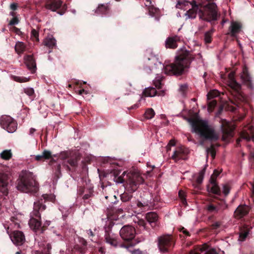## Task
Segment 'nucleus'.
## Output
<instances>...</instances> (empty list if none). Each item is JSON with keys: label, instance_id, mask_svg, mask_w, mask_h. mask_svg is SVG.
<instances>
[{"label": "nucleus", "instance_id": "7ed1b4c3", "mask_svg": "<svg viewBox=\"0 0 254 254\" xmlns=\"http://www.w3.org/2000/svg\"><path fill=\"white\" fill-rule=\"evenodd\" d=\"M120 172L119 170L112 171L114 175V181L117 184H122L125 182L124 185L127 190L130 192L135 191L139 185L142 184L144 180L140 176V174L137 171H130L126 175V178L124 179L123 176L126 175V172H124L122 175L119 176Z\"/></svg>", "mask_w": 254, "mask_h": 254}, {"label": "nucleus", "instance_id": "bf43d9fd", "mask_svg": "<svg viewBox=\"0 0 254 254\" xmlns=\"http://www.w3.org/2000/svg\"><path fill=\"white\" fill-rule=\"evenodd\" d=\"M19 20L17 18L13 17L10 21L9 24L10 25H14L15 24H18Z\"/></svg>", "mask_w": 254, "mask_h": 254}, {"label": "nucleus", "instance_id": "2eb2a0df", "mask_svg": "<svg viewBox=\"0 0 254 254\" xmlns=\"http://www.w3.org/2000/svg\"><path fill=\"white\" fill-rule=\"evenodd\" d=\"M10 180L8 175L0 173V192L4 195H7Z\"/></svg>", "mask_w": 254, "mask_h": 254}, {"label": "nucleus", "instance_id": "0e129e2a", "mask_svg": "<svg viewBox=\"0 0 254 254\" xmlns=\"http://www.w3.org/2000/svg\"><path fill=\"white\" fill-rule=\"evenodd\" d=\"M10 9L12 10H15L17 8V4L16 3H12L10 5Z\"/></svg>", "mask_w": 254, "mask_h": 254}, {"label": "nucleus", "instance_id": "de8ad7c7", "mask_svg": "<svg viewBox=\"0 0 254 254\" xmlns=\"http://www.w3.org/2000/svg\"><path fill=\"white\" fill-rule=\"evenodd\" d=\"M188 86L187 84H181L180 85L179 91L182 95L184 96L188 91Z\"/></svg>", "mask_w": 254, "mask_h": 254}, {"label": "nucleus", "instance_id": "58836bf2", "mask_svg": "<svg viewBox=\"0 0 254 254\" xmlns=\"http://www.w3.org/2000/svg\"><path fill=\"white\" fill-rule=\"evenodd\" d=\"M61 166L60 164H56L53 166V169L55 171V176L57 179H59L61 176Z\"/></svg>", "mask_w": 254, "mask_h": 254}, {"label": "nucleus", "instance_id": "13d9d810", "mask_svg": "<svg viewBox=\"0 0 254 254\" xmlns=\"http://www.w3.org/2000/svg\"><path fill=\"white\" fill-rule=\"evenodd\" d=\"M248 233L247 232H245L244 233H241L239 236V239L241 241H243L245 240L246 237L248 236Z\"/></svg>", "mask_w": 254, "mask_h": 254}, {"label": "nucleus", "instance_id": "473e14b6", "mask_svg": "<svg viewBox=\"0 0 254 254\" xmlns=\"http://www.w3.org/2000/svg\"><path fill=\"white\" fill-rule=\"evenodd\" d=\"M25 45L24 43L21 42H17L15 46V51L18 54H21L25 50Z\"/></svg>", "mask_w": 254, "mask_h": 254}, {"label": "nucleus", "instance_id": "49530a36", "mask_svg": "<svg viewBox=\"0 0 254 254\" xmlns=\"http://www.w3.org/2000/svg\"><path fill=\"white\" fill-rule=\"evenodd\" d=\"M31 38L33 41L39 42V32L35 29H32L31 32Z\"/></svg>", "mask_w": 254, "mask_h": 254}, {"label": "nucleus", "instance_id": "2f4dec72", "mask_svg": "<svg viewBox=\"0 0 254 254\" xmlns=\"http://www.w3.org/2000/svg\"><path fill=\"white\" fill-rule=\"evenodd\" d=\"M162 76L159 74H156V76L155 79L153 80V85L155 86L156 88L160 89L161 88L162 83L161 81L162 80Z\"/></svg>", "mask_w": 254, "mask_h": 254}, {"label": "nucleus", "instance_id": "a211bd4d", "mask_svg": "<svg viewBox=\"0 0 254 254\" xmlns=\"http://www.w3.org/2000/svg\"><path fill=\"white\" fill-rule=\"evenodd\" d=\"M227 207V204L224 203H218L215 205L213 203H209L206 206V210L210 213H217L220 210H224Z\"/></svg>", "mask_w": 254, "mask_h": 254}, {"label": "nucleus", "instance_id": "393cba45", "mask_svg": "<svg viewBox=\"0 0 254 254\" xmlns=\"http://www.w3.org/2000/svg\"><path fill=\"white\" fill-rule=\"evenodd\" d=\"M25 63L27 67L31 70H35L36 68L35 60L32 55H26L24 57Z\"/></svg>", "mask_w": 254, "mask_h": 254}, {"label": "nucleus", "instance_id": "20e7f679", "mask_svg": "<svg viewBox=\"0 0 254 254\" xmlns=\"http://www.w3.org/2000/svg\"><path fill=\"white\" fill-rule=\"evenodd\" d=\"M192 128V131L198 134L200 137L211 141H216L219 138L218 134L213 127L206 121L187 118Z\"/></svg>", "mask_w": 254, "mask_h": 254}, {"label": "nucleus", "instance_id": "774afa93", "mask_svg": "<svg viewBox=\"0 0 254 254\" xmlns=\"http://www.w3.org/2000/svg\"><path fill=\"white\" fill-rule=\"evenodd\" d=\"M221 225V223L219 222H215L213 224L212 227L214 229H217V228H219Z\"/></svg>", "mask_w": 254, "mask_h": 254}, {"label": "nucleus", "instance_id": "6ab92c4d", "mask_svg": "<svg viewBox=\"0 0 254 254\" xmlns=\"http://www.w3.org/2000/svg\"><path fill=\"white\" fill-rule=\"evenodd\" d=\"M241 139H245L247 141L251 140H254V127L250 126L247 130H244L242 132L241 138L237 140V144H239Z\"/></svg>", "mask_w": 254, "mask_h": 254}, {"label": "nucleus", "instance_id": "37998d69", "mask_svg": "<svg viewBox=\"0 0 254 254\" xmlns=\"http://www.w3.org/2000/svg\"><path fill=\"white\" fill-rule=\"evenodd\" d=\"M12 79L14 81L18 82H20V83L27 82L29 81V79L28 78H27L26 77L19 76H15V75H13L12 76Z\"/></svg>", "mask_w": 254, "mask_h": 254}, {"label": "nucleus", "instance_id": "412c9836", "mask_svg": "<svg viewBox=\"0 0 254 254\" xmlns=\"http://www.w3.org/2000/svg\"><path fill=\"white\" fill-rule=\"evenodd\" d=\"M107 218L108 220V227H105V240L106 242L108 243L111 244V237L110 235V231L111 230V210L107 208V212L106 213Z\"/></svg>", "mask_w": 254, "mask_h": 254}, {"label": "nucleus", "instance_id": "69168bd1", "mask_svg": "<svg viewBox=\"0 0 254 254\" xmlns=\"http://www.w3.org/2000/svg\"><path fill=\"white\" fill-rule=\"evenodd\" d=\"M165 95V90H162L158 92L157 91V95L160 96H164Z\"/></svg>", "mask_w": 254, "mask_h": 254}, {"label": "nucleus", "instance_id": "5fc2aeb1", "mask_svg": "<svg viewBox=\"0 0 254 254\" xmlns=\"http://www.w3.org/2000/svg\"><path fill=\"white\" fill-rule=\"evenodd\" d=\"M108 176H109V174L105 172L99 173V177L100 180L103 182L105 181V179Z\"/></svg>", "mask_w": 254, "mask_h": 254}, {"label": "nucleus", "instance_id": "c85d7f7f", "mask_svg": "<svg viewBox=\"0 0 254 254\" xmlns=\"http://www.w3.org/2000/svg\"><path fill=\"white\" fill-rule=\"evenodd\" d=\"M198 8H195V7H192L191 9L188 10L185 13V16L187 17L186 19H194L196 17L197 14L198 15Z\"/></svg>", "mask_w": 254, "mask_h": 254}, {"label": "nucleus", "instance_id": "ea45409f", "mask_svg": "<svg viewBox=\"0 0 254 254\" xmlns=\"http://www.w3.org/2000/svg\"><path fill=\"white\" fill-rule=\"evenodd\" d=\"M52 249V246L50 244L48 243L45 246L44 250L42 252L37 251L35 254H51V250Z\"/></svg>", "mask_w": 254, "mask_h": 254}, {"label": "nucleus", "instance_id": "6e6d98bb", "mask_svg": "<svg viewBox=\"0 0 254 254\" xmlns=\"http://www.w3.org/2000/svg\"><path fill=\"white\" fill-rule=\"evenodd\" d=\"M189 4H191L192 7H195V8L198 9H199L203 4L202 3H199L198 4H196V2L194 0H192L191 2H190Z\"/></svg>", "mask_w": 254, "mask_h": 254}, {"label": "nucleus", "instance_id": "052dcab7", "mask_svg": "<svg viewBox=\"0 0 254 254\" xmlns=\"http://www.w3.org/2000/svg\"><path fill=\"white\" fill-rule=\"evenodd\" d=\"M204 254H218L214 249H209Z\"/></svg>", "mask_w": 254, "mask_h": 254}, {"label": "nucleus", "instance_id": "5701e85b", "mask_svg": "<svg viewBox=\"0 0 254 254\" xmlns=\"http://www.w3.org/2000/svg\"><path fill=\"white\" fill-rule=\"evenodd\" d=\"M210 184L207 186V190L209 192L213 194L220 195L221 193L220 190L215 182V180L212 177L209 180Z\"/></svg>", "mask_w": 254, "mask_h": 254}, {"label": "nucleus", "instance_id": "9b49d317", "mask_svg": "<svg viewBox=\"0 0 254 254\" xmlns=\"http://www.w3.org/2000/svg\"><path fill=\"white\" fill-rule=\"evenodd\" d=\"M235 127L232 123L227 121L226 120H222L221 129L223 134L222 139L226 140L228 137L233 136V131Z\"/></svg>", "mask_w": 254, "mask_h": 254}, {"label": "nucleus", "instance_id": "e2e57ef3", "mask_svg": "<svg viewBox=\"0 0 254 254\" xmlns=\"http://www.w3.org/2000/svg\"><path fill=\"white\" fill-rule=\"evenodd\" d=\"M35 160L37 161H40L43 160L44 159V157L42 156V154L41 155H38L35 156Z\"/></svg>", "mask_w": 254, "mask_h": 254}, {"label": "nucleus", "instance_id": "7c9ffc66", "mask_svg": "<svg viewBox=\"0 0 254 254\" xmlns=\"http://www.w3.org/2000/svg\"><path fill=\"white\" fill-rule=\"evenodd\" d=\"M120 246L121 248L126 249L127 251L130 252L131 253V254H143L142 252L139 249L132 250V247L134 246V245H121Z\"/></svg>", "mask_w": 254, "mask_h": 254}, {"label": "nucleus", "instance_id": "9d476101", "mask_svg": "<svg viewBox=\"0 0 254 254\" xmlns=\"http://www.w3.org/2000/svg\"><path fill=\"white\" fill-rule=\"evenodd\" d=\"M172 237L171 235H165L158 238V246L162 253H167L171 247Z\"/></svg>", "mask_w": 254, "mask_h": 254}, {"label": "nucleus", "instance_id": "f257e3e1", "mask_svg": "<svg viewBox=\"0 0 254 254\" xmlns=\"http://www.w3.org/2000/svg\"><path fill=\"white\" fill-rule=\"evenodd\" d=\"M195 59L194 55L185 49H181L178 52L175 62L165 66L155 58L151 59L153 65H150V70L153 72L157 68L164 69L165 74L168 75H180L187 68H189L191 62Z\"/></svg>", "mask_w": 254, "mask_h": 254}, {"label": "nucleus", "instance_id": "680f3d73", "mask_svg": "<svg viewBox=\"0 0 254 254\" xmlns=\"http://www.w3.org/2000/svg\"><path fill=\"white\" fill-rule=\"evenodd\" d=\"M219 172L217 170H215L213 172V174L211 175L210 178H212L213 177L216 181V178L219 175Z\"/></svg>", "mask_w": 254, "mask_h": 254}, {"label": "nucleus", "instance_id": "4be33fe9", "mask_svg": "<svg viewBox=\"0 0 254 254\" xmlns=\"http://www.w3.org/2000/svg\"><path fill=\"white\" fill-rule=\"evenodd\" d=\"M146 218L152 228H155L159 226L158 223V216L156 213L154 212L147 213L146 215Z\"/></svg>", "mask_w": 254, "mask_h": 254}, {"label": "nucleus", "instance_id": "aec40b11", "mask_svg": "<svg viewBox=\"0 0 254 254\" xmlns=\"http://www.w3.org/2000/svg\"><path fill=\"white\" fill-rule=\"evenodd\" d=\"M42 46H44V48L46 47L48 49V51L44 50V52L50 54L52 52L53 49L56 46V40L53 37H47L44 40Z\"/></svg>", "mask_w": 254, "mask_h": 254}, {"label": "nucleus", "instance_id": "09e8293b", "mask_svg": "<svg viewBox=\"0 0 254 254\" xmlns=\"http://www.w3.org/2000/svg\"><path fill=\"white\" fill-rule=\"evenodd\" d=\"M219 93L216 90H213L208 93L207 96L208 100H210L219 96Z\"/></svg>", "mask_w": 254, "mask_h": 254}, {"label": "nucleus", "instance_id": "ddd939ff", "mask_svg": "<svg viewBox=\"0 0 254 254\" xmlns=\"http://www.w3.org/2000/svg\"><path fill=\"white\" fill-rule=\"evenodd\" d=\"M84 192L86 193L82 197L84 200L88 199L91 197L93 192V187L91 185H88L86 181H83L82 185L79 186L77 189L78 195L81 196Z\"/></svg>", "mask_w": 254, "mask_h": 254}, {"label": "nucleus", "instance_id": "603ef678", "mask_svg": "<svg viewBox=\"0 0 254 254\" xmlns=\"http://www.w3.org/2000/svg\"><path fill=\"white\" fill-rule=\"evenodd\" d=\"M230 190V188L228 185L225 184L223 185L222 192L225 196L227 195L229 193Z\"/></svg>", "mask_w": 254, "mask_h": 254}, {"label": "nucleus", "instance_id": "c756f323", "mask_svg": "<svg viewBox=\"0 0 254 254\" xmlns=\"http://www.w3.org/2000/svg\"><path fill=\"white\" fill-rule=\"evenodd\" d=\"M109 7L107 5L104 4H99L95 10L97 14H106L109 11Z\"/></svg>", "mask_w": 254, "mask_h": 254}, {"label": "nucleus", "instance_id": "6e6552de", "mask_svg": "<svg viewBox=\"0 0 254 254\" xmlns=\"http://www.w3.org/2000/svg\"><path fill=\"white\" fill-rule=\"evenodd\" d=\"M0 125L2 128L8 132H14L17 129L16 122L9 116L3 115L0 117Z\"/></svg>", "mask_w": 254, "mask_h": 254}, {"label": "nucleus", "instance_id": "864d4df0", "mask_svg": "<svg viewBox=\"0 0 254 254\" xmlns=\"http://www.w3.org/2000/svg\"><path fill=\"white\" fill-rule=\"evenodd\" d=\"M24 92L29 96H32L34 94V90L32 88H24Z\"/></svg>", "mask_w": 254, "mask_h": 254}, {"label": "nucleus", "instance_id": "a19ab883", "mask_svg": "<svg viewBox=\"0 0 254 254\" xmlns=\"http://www.w3.org/2000/svg\"><path fill=\"white\" fill-rule=\"evenodd\" d=\"M145 118L147 119H151L153 118L155 115V112L152 108L147 109L144 114Z\"/></svg>", "mask_w": 254, "mask_h": 254}, {"label": "nucleus", "instance_id": "4c0bfd02", "mask_svg": "<svg viewBox=\"0 0 254 254\" xmlns=\"http://www.w3.org/2000/svg\"><path fill=\"white\" fill-rule=\"evenodd\" d=\"M189 3L190 2L186 0H178L176 7L177 8L183 9L185 8V6L188 5Z\"/></svg>", "mask_w": 254, "mask_h": 254}, {"label": "nucleus", "instance_id": "c9c22d12", "mask_svg": "<svg viewBox=\"0 0 254 254\" xmlns=\"http://www.w3.org/2000/svg\"><path fill=\"white\" fill-rule=\"evenodd\" d=\"M42 156L44 157V159L45 160L51 159L50 163H52L53 162H55V161L54 158L52 157V153L50 151L45 150L42 152Z\"/></svg>", "mask_w": 254, "mask_h": 254}, {"label": "nucleus", "instance_id": "3c124183", "mask_svg": "<svg viewBox=\"0 0 254 254\" xmlns=\"http://www.w3.org/2000/svg\"><path fill=\"white\" fill-rule=\"evenodd\" d=\"M216 101L212 100L210 101L208 104V111L209 112H212L216 105Z\"/></svg>", "mask_w": 254, "mask_h": 254}, {"label": "nucleus", "instance_id": "e433bc0d", "mask_svg": "<svg viewBox=\"0 0 254 254\" xmlns=\"http://www.w3.org/2000/svg\"><path fill=\"white\" fill-rule=\"evenodd\" d=\"M205 173V168H204L201 171H199V172L198 173V174L197 176V177L196 178V181L197 184H200L202 183L203 178H204Z\"/></svg>", "mask_w": 254, "mask_h": 254}, {"label": "nucleus", "instance_id": "72a5a7b5", "mask_svg": "<svg viewBox=\"0 0 254 254\" xmlns=\"http://www.w3.org/2000/svg\"><path fill=\"white\" fill-rule=\"evenodd\" d=\"M0 156L2 159L5 160H10L12 156V154L11 151V150H5L3 151L0 153Z\"/></svg>", "mask_w": 254, "mask_h": 254}, {"label": "nucleus", "instance_id": "f8f14e48", "mask_svg": "<svg viewBox=\"0 0 254 254\" xmlns=\"http://www.w3.org/2000/svg\"><path fill=\"white\" fill-rule=\"evenodd\" d=\"M189 150L184 146H179L176 148L171 156V158L177 162L181 160H186L189 154Z\"/></svg>", "mask_w": 254, "mask_h": 254}, {"label": "nucleus", "instance_id": "c03bdc74", "mask_svg": "<svg viewBox=\"0 0 254 254\" xmlns=\"http://www.w3.org/2000/svg\"><path fill=\"white\" fill-rule=\"evenodd\" d=\"M95 229H94V231H92L91 229L86 230V233L88 235V238L93 242L97 240V239H95Z\"/></svg>", "mask_w": 254, "mask_h": 254}, {"label": "nucleus", "instance_id": "bb28decb", "mask_svg": "<svg viewBox=\"0 0 254 254\" xmlns=\"http://www.w3.org/2000/svg\"><path fill=\"white\" fill-rule=\"evenodd\" d=\"M229 86L232 89L238 91L241 89V85L239 84L234 78L233 75L229 74Z\"/></svg>", "mask_w": 254, "mask_h": 254}, {"label": "nucleus", "instance_id": "39448f33", "mask_svg": "<svg viewBox=\"0 0 254 254\" xmlns=\"http://www.w3.org/2000/svg\"><path fill=\"white\" fill-rule=\"evenodd\" d=\"M17 190L23 192H36L38 190V184L34 179L33 174L27 172L20 175L17 181Z\"/></svg>", "mask_w": 254, "mask_h": 254}, {"label": "nucleus", "instance_id": "a18cd8bd", "mask_svg": "<svg viewBox=\"0 0 254 254\" xmlns=\"http://www.w3.org/2000/svg\"><path fill=\"white\" fill-rule=\"evenodd\" d=\"M213 32V30H211L205 33L204 41L206 43H210L211 42V37Z\"/></svg>", "mask_w": 254, "mask_h": 254}, {"label": "nucleus", "instance_id": "f03ea898", "mask_svg": "<svg viewBox=\"0 0 254 254\" xmlns=\"http://www.w3.org/2000/svg\"><path fill=\"white\" fill-rule=\"evenodd\" d=\"M42 197L34 202L33 211L31 213V218L29 221V225L31 229L35 232L40 231L43 233L50 225L51 221H46L43 225L41 226V214L46 208L45 203L47 201L51 200L53 196L47 194H43Z\"/></svg>", "mask_w": 254, "mask_h": 254}, {"label": "nucleus", "instance_id": "cd10ccee", "mask_svg": "<svg viewBox=\"0 0 254 254\" xmlns=\"http://www.w3.org/2000/svg\"><path fill=\"white\" fill-rule=\"evenodd\" d=\"M143 93L145 97H152L157 95V90L155 88L148 87L145 88Z\"/></svg>", "mask_w": 254, "mask_h": 254}, {"label": "nucleus", "instance_id": "4468645a", "mask_svg": "<svg viewBox=\"0 0 254 254\" xmlns=\"http://www.w3.org/2000/svg\"><path fill=\"white\" fill-rule=\"evenodd\" d=\"M135 229L129 225L124 226L120 231L121 237L125 241H130L133 239L135 235Z\"/></svg>", "mask_w": 254, "mask_h": 254}, {"label": "nucleus", "instance_id": "4d7b16f0", "mask_svg": "<svg viewBox=\"0 0 254 254\" xmlns=\"http://www.w3.org/2000/svg\"><path fill=\"white\" fill-rule=\"evenodd\" d=\"M69 154L67 151H63L60 153V157L62 159H65L68 157Z\"/></svg>", "mask_w": 254, "mask_h": 254}, {"label": "nucleus", "instance_id": "0eeeda50", "mask_svg": "<svg viewBox=\"0 0 254 254\" xmlns=\"http://www.w3.org/2000/svg\"><path fill=\"white\" fill-rule=\"evenodd\" d=\"M63 1L61 0H49L45 4V7L52 11H57V13L60 15H63L67 10V6L66 4H63Z\"/></svg>", "mask_w": 254, "mask_h": 254}, {"label": "nucleus", "instance_id": "338daca9", "mask_svg": "<svg viewBox=\"0 0 254 254\" xmlns=\"http://www.w3.org/2000/svg\"><path fill=\"white\" fill-rule=\"evenodd\" d=\"M175 145V142L174 140H171L167 145V148L171 146H174Z\"/></svg>", "mask_w": 254, "mask_h": 254}, {"label": "nucleus", "instance_id": "f3484780", "mask_svg": "<svg viewBox=\"0 0 254 254\" xmlns=\"http://www.w3.org/2000/svg\"><path fill=\"white\" fill-rule=\"evenodd\" d=\"M242 28L241 23L238 21H231L227 34L230 35L231 37H237V35L241 31Z\"/></svg>", "mask_w": 254, "mask_h": 254}, {"label": "nucleus", "instance_id": "f704fd0d", "mask_svg": "<svg viewBox=\"0 0 254 254\" xmlns=\"http://www.w3.org/2000/svg\"><path fill=\"white\" fill-rule=\"evenodd\" d=\"M73 251L79 253V254H85L87 251V247L75 245L73 247Z\"/></svg>", "mask_w": 254, "mask_h": 254}, {"label": "nucleus", "instance_id": "b1692460", "mask_svg": "<svg viewBox=\"0 0 254 254\" xmlns=\"http://www.w3.org/2000/svg\"><path fill=\"white\" fill-rule=\"evenodd\" d=\"M180 41L178 36L169 37L166 40L165 47L166 48L175 49L177 47V42Z\"/></svg>", "mask_w": 254, "mask_h": 254}, {"label": "nucleus", "instance_id": "dca6fc26", "mask_svg": "<svg viewBox=\"0 0 254 254\" xmlns=\"http://www.w3.org/2000/svg\"><path fill=\"white\" fill-rule=\"evenodd\" d=\"M240 77L241 81L244 85L251 89L254 88L252 78L249 73L248 69L246 66L243 67V71L240 75Z\"/></svg>", "mask_w": 254, "mask_h": 254}, {"label": "nucleus", "instance_id": "423d86ee", "mask_svg": "<svg viewBox=\"0 0 254 254\" xmlns=\"http://www.w3.org/2000/svg\"><path fill=\"white\" fill-rule=\"evenodd\" d=\"M199 18L207 22L215 21L218 17V11L216 3L210 0L205 4H202L198 11Z\"/></svg>", "mask_w": 254, "mask_h": 254}, {"label": "nucleus", "instance_id": "1a4fd4ad", "mask_svg": "<svg viewBox=\"0 0 254 254\" xmlns=\"http://www.w3.org/2000/svg\"><path fill=\"white\" fill-rule=\"evenodd\" d=\"M3 226L14 244L17 246H21L24 243L25 238L23 232L20 231H14L10 233L9 231V226L7 224H4Z\"/></svg>", "mask_w": 254, "mask_h": 254}, {"label": "nucleus", "instance_id": "79ce46f5", "mask_svg": "<svg viewBox=\"0 0 254 254\" xmlns=\"http://www.w3.org/2000/svg\"><path fill=\"white\" fill-rule=\"evenodd\" d=\"M79 158L77 157L71 158L67 160L68 163L73 168H75L78 165Z\"/></svg>", "mask_w": 254, "mask_h": 254}, {"label": "nucleus", "instance_id": "a878e982", "mask_svg": "<svg viewBox=\"0 0 254 254\" xmlns=\"http://www.w3.org/2000/svg\"><path fill=\"white\" fill-rule=\"evenodd\" d=\"M249 210L248 206H239L235 211V215L238 218H242L248 214Z\"/></svg>", "mask_w": 254, "mask_h": 254}, {"label": "nucleus", "instance_id": "8fccbe9b", "mask_svg": "<svg viewBox=\"0 0 254 254\" xmlns=\"http://www.w3.org/2000/svg\"><path fill=\"white\" fill-rule=\"evenodd\" d=\"M179 196L181 199L182 203L185 205H187L185 192L183 190H180L179 191Z\"/></svg>", "mask_w": 254, "mask_h": 254}]
</instances>
